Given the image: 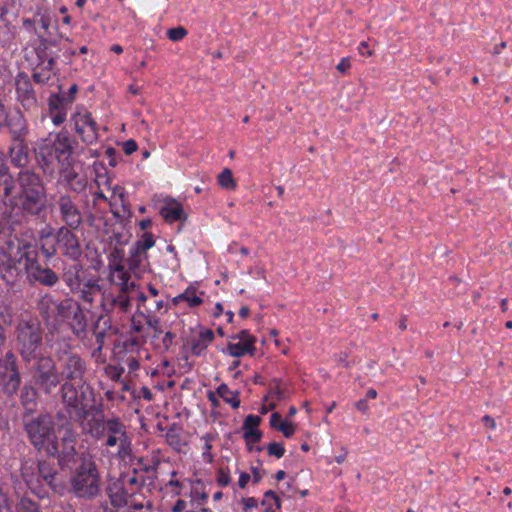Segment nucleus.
Returning a JSON list of instances; mask_svg holds the SVG:
<instances>
[{"label": "nucleus", "instance_id": "1", "mask_svg": "<svg viewBox=\"0 0 512 512\" xmlns=\"http://www.w3.org/2000/svg\"><path fill=\"white\" fill-rule=\"evenodd\" d=\"M71 139L65 132H59L54 139L42 138L36 142L34 148L35 159L44 174L52 175L54 172V161L61 166L72 164L73 154Z\"/></svg>", "mask_w": 512, "mask_h": 512}, {"label": "nucleus", "instance_id": "2", "mask_svg": "<svg viewBox=\"0 0 512 512\" xmlns=\"http://www.w3.org/2000/svg\"><path fill=\"white\" fill-rule=\"evenodd\" d=\"M70 486L77 498L91 500L100 495L101 477L94 456L89 451L79 454Z\"/></svg>", "mask_w": 512, "mask_h": 512}, {"label": "nucleus", "instance_id": "3", "mask_svg": "<svg viewBox=\"0 0 512 512\" xmlns=\"http://www.w3.org/2000/svg\"><path fill=\"white\" fill-rule=\"evenodd\" d=\"M16 349L24 363L37 359L43 345V329L40 321L33 316L21 315L15 326Z\"/></svg>", "mask_w": 512, "mask_h": 512}, {"label": "nucleus", "instance_id": "4", "mask_svg": "<svg viewBox=\"0 0 512 512\" xmlns=\"http://www.w3.org/2000/svg\"><path fill=\"white\" fill-rule=\"evenodd\" d=\"M17 181L21 189L19 199L22 209L31 215H39L45 198V188L40 176L32 170L23 169L17 174Z\"/></svg>", "mask_w": 512, "mask_h": 512}, {"label": "nucleus", "instance_id": "5", "mask_svg": "<svg viewBox=\"0 0 512 512\" xmlns=\"http://www.w3.org/2000/svg\"><path fill=\"white\" fill-rule=\"evenodd\" d=\"M31 384H34L40 395L52 396L62 384L57 363L51 356L41 355L33 360L29 367Z\"/></svg>", "mask_w": 512, "mask_h": 512}, {"label": "nucleus", "instance_id": "6", "mask_svg": "<svg viewBox=\"0 0 512 512\" xmlns=\"http://www.w3.org/2000/svg\"><path fill=\"white\" fill-rule=\"evenodd\" d=\"M59 395L64 409L74 416L78 413L85 416L96 402L94 388L88 382L62 383Z\"/></svg>", "mask_w": 512, "mask_h": 512}, {"label": "nucleus", "instance_id": "7", "mask_svg": "<svg viewBox=\"0 0 512 512\" xmlns=\"http://www.w3.org/2000/svg\"><path fill=\"white\" fill-rule=\"evenodd\" d=\"M22 424L31 445L38 451L45 449L55 439L53 418L49 413L22 414Z\"/></svg>", "mask_w": 512, "mask_h": 512}, {"label": "nucleus", "instance_id": "8", "mask_svg": "<svg viewBox=\"0 0 512 512\" xmlns=\"http://www.w3.org/2000/svg\"><path fill=\"white\" fill-rule=\"evenodd\" d=\"M79 228L61 226L55 232V244L43 242L41 250L46 258H52L57 251L72 261H77L82 256V248L78 236L74 231Z\"/></svg>", "mask_w": 512, "mask_h": 512}, {"label": "nucleus", "instance_id": "9", "mask_svg": "<svg viewBox=\"0 0 512 512\" xmlns=\"http://www.w3.org/2000/svg\"><path fill=\"white\" fill-rule=\"evenodd\" d=\"M56 358L62 383L87 382V362L80 354L68 347L56 351Z\"/></svg>", "mask_w": 512, "mask_h": 512}, {"label": "nucleus", "instance_id": "10", "mask_svg": "<svg viewBox=\"0 0 512 512\" xmlns=\"http://www.w3.org/2000/svg\"><path fill=\"white\" fill-rule=\"evenodd\" d=\"M78 441V433L74 428L67 427L58 441L54 440L47 445L46 452L49 456L56 457L59 466L69 468L75 462L77 455L76 444Z\"/></svg>", "mask_w": 512, "mask_h": 512}, {"label": "nucleus", "instance_id": "11", "mask_svg": "<svg viewBox=\"0 0 512 512\" xmlns=\"http://www.w3.org/2000/svg\"><path fill=\"white\" fill-rule=\"evenodd\" d=\"M155 244L154 237L151 233L145 232L142 238L136 241L129 251L127 259L129 271L137 277L149 268L147 251Z\"/></svg>", "mask_w": 512, "mask_h": 512}, {"label": "nucleus", "instance_id": "12", "mask_svg": "<svg viewBox=\"0 0 512 512\" xmlns=\"http://www.w3.org/2000/svg\"><path fill=\"white\" fill-rule=\"evenodd\" d=\"M75 420L79 422L82 432L90 436L94 440H101L104 438L105 429V415L102 409V404L96 405L93 403L91 409L82 416L80 413L76 414Z\"/></svg>", "mask_w": 512, "mask_h": 512}, {"label": "nucleus", "instance_id": "13", "mask_svg": "<svg viewBox=\"0 0 512 512\" xmlns=\"http://www.w3.org/2000/svg\"><path fill=\"white\" fill-rule=\"evenodd\" d=\"M54 207L58 212L62 226L80 228L83 224V215L76 199L67 193L60 194L55 200Z\"/></svg>", "mask_w": 512, "mask_h": 512}, {"label": "nucleus", "instance_id": "14", "mask_svg": "<svg viewBox=\"0 0 512 512\" xmlns=\"http://www.w3.org/2000/svg\"><path fill=\"white\" fill-rule=\"evenodd\" d=\"M75 132L86 144H92L98 140V126L92 114L86 110L73 114Z\"/></svg>", "mask_w": 512, "mask_h": 512}, {"label": "nucleus", "instance_id": "15", "mask_svg": "<svg viewBox=\"0 0 512 512\" xmlns=\"http://www.w3.org/2000/svg\"><path fill=\"white\" fill-rule=\"evenodd\" d=\"M4 126L7 127L10 141H23L27 139L29 134L28 122L20 110L6 113Z\"/></svg>", "mask_w": 512, "mask_h": 512}, {"label": "nucleus", "instance_id": "16", "mask_svg": "<svg viewBox=\"0 0 512 512\" xmlns=\"http://www.w3.org/2000/svg\"><path fill=\"white\" fill-rule=\"evenodd\" d=\"M3 362L5 369L11 372L4 382L3 390L7 395L12 396L19 390L21 385V374L18 369L17 357L12 351H8L4 356Z\"/></svg>", "mask_w": 512, "mask_h": 512}, {"label": "nucleus", "instance_id": "17", "mask_svg": "<svg viewBox=\"0 0 512 512\" xmlns=\"http://www.w3.org/2000/svg\"><path fill=\"white\" fill-rule=\"evenodd\" d=\"M26 274L30 282H38L47 287H53L59 281L58 275L51 268L41 266L37 259L30 264Z\"/></svg>", "mask_w": 512, "mask_h": 512}, {"label": "nucleus", "instance_id": "18", "mask_svg": "<svg viewBox=\"0 0 512 512\" xmlns=\"http://www.w3.org/2000/svg\"><path fill=\"white\" fill-rule=\"evenodd\" d=\"M15 266L20 268L23 266L25 271L28 270L30 264H33L37 259L38 252L34 245L28 241H21L18 243L17 249L14 253L8 254Z\"/></svg>", "mask_w": 512, "mask_h": 512}, {"label": "nucleus", "instance_id": "19", "mask_svg": "<svg viewBox=\"0 0 512 512\" xmlns=\"http://www.w3.org/2000/svg\"><path fill=\"white\" fill-rule=\"evenodd\" d=\"M8 157L10 163L20 169H26L30 163L29 147L26 140L11 141L8 147Z\"/></svg>", "mask_w": 512, "mask_h": 512}, {"label": "nucleus", "instance_id": "20", "mask_svg": "<svg viewBox=\"0 0 512 512\" xmlns=\"http://www.w3.org/2000/svg\"><path fill=\"white\" fill-rule=\"evenodd\" d=\"M102 306L105 311L128 313L131 310V294L117 291L116 294L109 293L103 297Z\"/></svg>", "mask_w": 512, "mask_h": 512}, {"label": "nucleus", "instance_id": "21", "mask_svg": "<svg viewBox=\"0 0 512 512\" xmlns=\"http://www.w3.org/2000/svg\"><path fill=\"white\" fill-rule=\"evenodd\" d=\"M17 99L25 109L36 106L37 100L32 83L27 75L20 74L16 79Z\"/></svg>", "mask_w": 512, "mask_h": 512}, {"label": "nucleus", "instance_id": "22", "mask_svg": "<svg viewBox=\"0 0 512 512\" xmlns=\"http://www.w3.org/2000/svg\"><path fill=\"white\" fill-rule=\"evenodd\" d=\"M60 174L63 180L68 184L69 189L77 194L84 192L87 188L88 181L85 176H80L72 167L64 165L61 166Z\"/></svg>", "mask_w": 512, "mask_h": 512}, {"label": "nucleus", "instance_id": "23", "mask_svg": "<svg viewBox=\"0 0 512 512\" xmlns=\"http://www.w3.org/2000/svg\"><path fill=\"white\" fill-rule=\"evenodd\" d=\"M160 215L169 223L186 219L182 204L169 197L164 199V205L160 208Z\"/></svg>", "mask_w": 512, "mask_h": 512}, {"label": "nucleus", "instance_id": "24", "mask_svg": "<svg viewBox=\"0 0 512 512\" xmlns=\"http://www.w3.org/2000/svg\"><path fill=\"white\" fill-rule=\"evenodd\" d=\"M62 280L72 293L79 291L80 285L85 281L83 267L80 264H73L64 269Z\"/></svg>", "mask_w": 512, "mask_h": 512}, {"label": "nucleus", "instance_id": "25", "mask_svg": "<svg viewBox=\"0 0 512 512\" xmlns=\"http://www.w3.org/2000/svg\"><path fill=\"white\" fill-rule=\"evenodd\" d=\"M108 497L111 505L117 509L124 507L130 508L131 503L135 501L132 494H128L125 488L116 483L108 489Z\"/></svg>", "mask_w": 512, "mask_h": 512}, {"label": "nucleus", "instance_id": "26", "mask_svg": "<svg viewBox=\"0 0 512 512\" xmlns=\"http://www.w3.org/2000/svg\"><path fill=\"white\" fill-rule=\"evenodd\" d=\"M214 340V332L210 329L200 331L197 336L191 337L187 345L194 356H200Z\"/></svg>", "mask_w": 512, "mask_h": 512}, {"label": "nucleus", "instance_id": "27", "mask_svg": "<svg viewBox=\"0 0 512 512\" xmlns=\"http://www.w3.org/2000/svg\"><path fill=\"white\" fill-rule=\"evenodd\" d=\"M58 301L51 294H45L39 299L37 309L46 324L54 322Z\"/></svg>", "mask_w": 512, "mask_h": 512}, {"label": "nucleus", "instance_id": "28", "mask_svg": "<svg viewBox=\"0 0 512 512\" xmlns=\"http://www.w3.org/2000/svg\"><path fill=\"white\" fill-rule=\"evenodd\" d=\"M68 324L72 333L77 337H83L87 331V317L81 305L78 303L68 318Z\"/></svg>", "mask_w": 512, "mask_h": 512}, {"label": "nucleus", "instance_id": "29", "mask_svg": "<svg viewBox=\"0 0 512 512\" xmlns=\"http://www.w3.org/2000/svg\"><path fill=\"white\" fill-rule=\"evenodd\" d=\"M22 268L15 266L6 252L0 253V276L7 283L13 282L21 273Z\"/></svg>", "mask_w": 512, "mask_h": 512}, {"label": "nucleus", "instance_id": "30", "mask_svg": "<svg viewBox=\"0 0 512 512\" xmlns=\"http://www.w3.org/2000/svg\"><path fill=\"white\" fill-rule=\"evenodd\" d=\"M38 394H40V390H38L34 384H31V381L29 384H24L20 394V401L24 407L23 413L33 414L37 406L36 399Z\"/></svg>", "mask_w": 512, "mask_h": 512}, {"label": "nucleus", "instance_id": "31", "mask_svg": "<svg viewBox=\"0 0 512 512\" xmlns=\"http://www.w3.org/2000/svg\"><path fill=\"white\" fill-rule=\"evenodd\" d=\"M36 465L39 480L42 479L51 489L57 491L59 485L56 482L57 472L54 465L47 461H38Z\"/></svg>", "mask_w": 512, "mask_h": 512}, {"label": "nucleus", "instance_id": "32", "mask_svg": "<svg viewBox=\"0 0 512 512\" xmlns=\"http://www.w3.org/2000/svg\"><path fill=\"white\" fill-rule=\"evenodd\" d=\"M106 447L118 446L117 455L119 458L125 459L132 454V443L129 436L115 437L107 436L104 442Z\"/></svg>", "mask_w": 512, "mask_h": 512}, {"label": "nucleus", "instance_id": "33", "mask_svg": "<svg viewBox=\"0 0 512 512\" xmlns=\"http://www.w3.org/2000/svg\"><path fill=\"white\" fill-rule=\"evenodd\" d=\"M101 287L97 279H87L81 285L79 291H75L74 294H78L79 298L86 303H93L95 296L100 292Z\"/></svg>", "mask_w": 512, "mask_h": 512}, {"label": "nucleus", "instance_id": "34", "mask_svg": "<svg viewBox=\"0 0 512 512\" xmlns=\"http://www.w3.org/2000/svg\"><path fill=\"white\" fill-rule=\"evenodd\" d=\"M15 187V180L10 173V169H7L5 173L0 174V188L3 191V202L6 206L15 205V199L10 198Z\"/></svg>", "mask_w": 512, "mask_h": 512}, {"label": "nucleus", "instance_id": "35", "mask_svg": "<svg viewBox=\"0 0 512 512\" xmlns=\"http://www.w3.org/2000/svg\"><path fill=\"white\" fill-rule=\"evenodd\" d=\"M54 47V42H49L46 39H42L36 49L39 62H48V65H55V60L58 58V53L53 49Z\"/></svg>", "mask_w": 512, "mask_h": 512}, {"label": "nucleus", "instance_id": "36", "mask_svg": "<svg viewBox=\"0 0 512 512\" xmlns=\"http://www.w3.org/2000/svg\"><path fill=\"white\" fill-rule=\"evenodd\" d=\"M21 474L28 485V487L32 490H35L40 485L39 476L37 474V465L34 462H25L21 468Z\"/></svg>", "mask_w": 512, "mask_h": 512}, {"label": "nucleus", "instance_id": "37", "mask_svg": "<svg viewBox=\"0 0 512 512\" xmlns=\"http://www.w3.org/2000/svg\"><path fill=\"white\" fill-rule=\"evenodd\" d=\"M123 437L129 436L125 424L118 418H108L105 423L104 436Z\"/></svg>", "mask_w": 512, "mask_h": 512}, {"label": "nucleus", "instance_id": "38", "mask_svg": "<svg viewBox=\"0 0 512 512\" xmlns=\"http://www.w3.org/2000/svg\"><path fill=\"white\" fill-rule=\"evenodd\" d=\"M77 304L78 302L72 298L59 300L54 322L68 320Z\"/></svg>", "mask_w": 512, "mask_h": 512}, {"label": "nucleus", "instance_id": "39", "mask_svg": "<svg viewBox=\"0 0 512 512\" xmlns=\"http://www.w3.org/2000/svg\"><path fill=\"white\" fill-rule=\"evenodd\" d=\"M54 66L48 65V62H39L32 75L33 80L39 84L47 83L54 75Z\"/></svg>", "mask_w": 512, "mask_h": 512}, {"label": "nucleus", "instance_id": "40", "mask_svg": "<svg viewBox=\"0 0 512 512\" xmlns=\"http://www.w3.org/2000/svg\"><path fill=\"white\" fill-rule=\"evenodd\" d=\"M255 349H256L255 346L253 344H251V340L250 341L248 340L246 342H242V341H238L235 343L230 342L227 346V351H228L229 355L232 357H241L247 353L253 355Z\"/></svg>", "mask_w": 512, "mask_h": 512}, {"label": "nucleus", "instance_id": "41", "mask_svg": "<svg viewBox=\"0 0 512 512\" xmlns=\"http://www.w3.org/2000/svg\"><path fill=\"white\" fill-rule=\"evenodd\" d=\"M217 394L234 409L240 406L239 391L231 390L226 384L222 383L218 386Z\"/></svg>", "mask_w": 512, "mask_h": 512}, {"label": "nucleus", "instance_id": "42", "mask_svg": "<svg viewBox=\"0 0 512 512\" xmlns=\"http://www.w3.org/2000/svg\"><path fill=\"white\" fill-rule=\"evenodd\" d=\"M72 103V97H66L63 94H53L49 98L50 112L54 110H66L67 106Z\"/></svg>", "mask_w": 512, "mask_h": 512}, {"label": "nucleus", "instance_id": "43", "mask_svg": "<svg viewBox=\"0 0 512 512\" xmlns=\"http://www.w3.org/2000/svg\"><path fill=\"white\" fill-rule=\"evenodd\" d=\"M217 180L219 186L223 189L235 190L237 187L236 180L230 168L223 169L222 172L218 175Z\"/></svg>", "mask_w": 512, "mask_h": 512}, {"label": "nucleus", "instance_id": "44", "mask_svg": "<svg viewBox=\"0 0 512 512\" xmlns=\"http://www.w3.org/2000/svg\"><path fill=\"white\" fill-rule=\"evenodd\" d=\"M261 504L265 507L264 512H275L272 510V506H275L277 509L281 508V500L273 490H268L264 493Z\"/></svg>", "mask_w": 512, "mask_h": 512}, {"label": "nucleus", "instance_id": "45", "mask_svg": "<svg viewBox=\"0 0 512 512\" xmlns=\"http://www.w3.org/2000/svg\"><path fill=\"white\" fill-rule=\"evenodd\" d=\"M180 300L187 301L190 307H196L203 302V300L195 294L193 288H187L182 294L175 298L176 302Z\"/></svg>", "mask_w": 512, "mask_h": 512}, {"label": "nucleus", "instance_id": "46", "mask_svg": "<svg viewBox=\"0 0 512 512\" xmlns=\"http://www.w3.org/2000/svg\"><path fill=\"white\" fill-rule=\"evenodd\" d=\"M69 414L66 410H60L56 413L55 419L58 426L59 432H64L67 427L74 428L72 422H71V416H68Z\"/></svg>", "mask_w": 512, "mask_h": 512}, {"label": "nucleus", "instance_id": "47", "mask_svg": "<svg viewBox=\"0 0 512 512\" xmlns=\"http://www.w3.org/2000/svg\"><path fill=\"white\" fill-rule=\"evenodd\" d=\"M141 315L145 317L147 326L153 330L152 339L159 338V336L163 332L162 327L160 325V320L156 316L150 314L144 315L143 313H141Z\"/></svg>", "mask_w": 512, "mask_h": 512}, {"label": "nucleus", "instance_id": "48", "mask_svg": "<svg viewBox=\"0 0 512 512\" xmlns=\"http://www.w3.org/2000/svg\"><path fill=\"white\" fill-rule=\"evenodd\" d=\"M166 251L173 255L172 260L170 261V263L159 264L158 268L161 271H165L168 269H171L174 271L176 268L179 267V259L177 257L175 247L173 245H168L166 247Z\"/></svg>", "mask_w": 512, "mask_h": 512}, {"label": "nucleus", "instance_id": "49", "mask_svg": "<svg viewBox=\"0 0 512 512\" xmlns=\"http://www.w3.org/2000/svg\"><path fill=\"white\" fill-rule=\"evenodd\" d=\"M261 423V418L257 415L249 414L246 416L244 422H243V430L244 432L248 431H256L258 430V426Z\"/></svg>", "mask_w": 512, "mask_h": 512}, {"label": "nucleus", "instance_id": "50", "mask_svg": "<svg viewBox=\"0 0 512 512\" xmlns=\"http://www.w3.org/2000/svg\"><path fill=\"white\" fill-rule=\"evenodd\" d=\"M215 438V436L211 433L205 434L201 439L204 441V451H203V458L206 459L208 462H211L213 459V456L211 454V441Z\"/></svg>", "mask_w": 512, "mask_h": 512}, {"label": "nucleus", "instance_id": "51", "mask_svg": "<svg viewBox=\"0 0 512 512\" xmlns=\"http://www.w3.org/2000/svg\"><path fill=\"white\" fill-rule=\"evenodd\" d=\"M17 512H39V509L35 502L24 498L18 503Z\"/></svg>", "mask_w": 512, "mask_h": 512}, {"label": "nucleus", "instance_id": "52", "mask_svg": "<svg viewBox=\"0 0 512 512\" xmlns=\"http://www.w3.org/2000/svg\"><path fill=\"white\" fill-rule=\"evenodd\" d=\"M243 437L245 439L246 445L249 447V449H251L253 444L260 442L262 438V432L259 429L256 431L244 432Z\"/></svg>", "mask_w": 512, "mask_h": 512}, {"label": "nucleus", "instance_id": "53", "mask_svg": "<svg viewBox=\"0 0 512 512\" xmlns=\"http://www.w3.org/2000/svg\"><path fill=\"white\" fill-rule=\"evenodd\" d=\"M188 34L187 30L182 27L171 28L167 31V36L171 41H180Z\"/></svg>", "mask_w": 512, "mask_h": 512}, {"label": "nucleus", "instance_id": "54", "mask_svg": "<svg viewBox=\"0 0 512 512\" xmlns=\"http://www.w3.org/2000/svg\"><path fill=\"white\" fill-rule=\"evenodd\" d=\"M125 512H152V504L149 501L143 503L135 500Z\"/></svg>", "mask_w": 512, "mask_h": 512}, {"label": "nucleus", "instance_id": "55", "mask_svg": "<svg viewBox=\"0 0 512 512\" xmlns=\"http://www.w3.org/2000/svg\"><path fill=\"white\" fill-rule=\"evenodd\" d=\"M267 451L270 456L281 458L285 453V448L282 443L272 442L267 446Z\"/></svg>", "mask_w": 512, "mask_h": 512}, {"label": "nucleus", "instance_id": "56", "mask_svg": "<svg viewBox=\"0 0 512 512\" xmlns=\"http://www.w3.org/2000/svg\"><path fill=\"white\" fill-rule=\"evenodd\" d=\"M117 288V291L131 294L135 291L137 285L134 281L126 280L119 282L118 284L114 285Z\"/></svg>", "mask_w": 512, "mask_h": 512}, {"label": "nucleus", "instance_id": "57", "mask_svg": "<svg viewBox=\"0 0 512 512\" xmlns=\"http://www.w3.org/2000/svg\"><path fill=\"white\" fill-rule=\"evenodd\" d=\"M230 482H231V479H230L229 471H227L223 468H220L218 470V474H217V483L221 487H226L230 484Z\"/></svg>", "mask_w": 512, "mask_h": 512}, {"label": "nucleus", "instance_id": "58", "mask_svg": "<svg viewBox=\"0 0 512 512\" xmlns=\"http://www.w3.org/2000/svg\"><path fill=\"white\" fill-rule=\"evenodd\" d=\"M277 430L281 431L286 438H290L295 432L294 425L287 421L280 423Z\"/></svg>", "mask_w": 512, "mask_h": 512}, {"label": "nucleus", "instance_id": "59", "mask_svg": "<svg viewBox=\"0 0 512 512\" xmlns=\"http://www.w3.org/2000/svg\"><path fill=\"white\" fill-rule=\"evenodd\" d=\"M6 96L5 94H0V129L4 127L6 113L8 111V107L6 106Z\"/></svg>", "mask_w": 512, "mask_h": 512}, {"label": "nucleus", "instance_id": "60", "mask_svg": "<svg viewBox=\"0 0 512 512\" xmlns=\"http://www.w3.org/2000/svg\"><path fill=\"white\" fill-rule=\"evenodd\" d=\"M130 278L131 276L128 270L122 273L113 274V276H109V280L113 285L118 284L119 282L122 281L129 280Z\"/></svg>", "mask_w": 512, "mask_h": 512}, {"label": "nucleus", "instance_id": "61", "mask_svg": "<svg viewBox=\"0 0 512 512\" xmlns=\"http://www.w3.org/2000/svg\"><path fill=\"white\" fill-rule=\"evenodd\" d=\"M232 339L233 340H238V341H242V342H246V341H250L251 340V344L254 345L256 339L255 337H253L252 335L249 334V332L247 330H242L241 332H239L238 334L232 336Z\"/></svg>", "mask_w": 512, "mask_h": 512}, {"label": "nucleus", "instance_id": "62", "mask_svg": "<svg viewBox=\"0 0 512 512\" xmlns=\"http://www.w3.org/2000/svg\"><path fill=\"white\" fill-rule=\"evenodd\" d=\"M52 114V122L58 126L62 124L66 119V110H54Z\"/></svg>", "mask_w": 512, "mask_h": 512}, {"label": "nucleus", "instance_id": "63", "mask_svg": "<svg viewBox=\"0 0 512 512\" xmlns=\"http://www.w3.org/2000/svg\"><path fill=\"white\" fill-rule=\"evenodd\" d=\"M109 270V276H113V274L122 273L126 271L122 261L109 262Z\"/></svg>", "mask_w": 512, "mask_h": 512}, {"label": "nucleus", "instance_id": "64", "mask_svg": "<svg viewBox=\"0 0 512 512\" xmlns=\"http://www.w3.org/2000/svg\"><path fill=\"white\" fill-rule=\"evenodd\" d=\"M57 229H54L51 226H47L39 232V238L41 241H47L50 237H55V232Z\"/></svg>", "mask_w": 512, "mask_h": 512}]
</instances>
